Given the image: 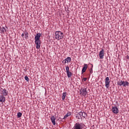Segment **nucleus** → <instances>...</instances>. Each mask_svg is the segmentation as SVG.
Listing matches in <instances>:
<instances>
[{
	"instance_id": "f257e3e1",
	"label": "nucleus",
	"mask_w": 129,
	"mask_h": 129,
	"mask_svg": "<svg viewBox=\"0 0 129 129\" xmlns=\"http://www.w3.org/2000/svg\"><path fill=\"white\" fill-rule=\"evenodd\" d=\"M63 38L64 34H63V32L59 31H55L54 33V39H55V40L59 41V40H62Z\"/></svg>"
},
{
	"instance_id": "f03ea898",
	"label": "nucleus",
	"mask_w": 129,
	"mask_h": 129,
	"mask_svg": "<svg viewBox=\"0 0 129 129\" xmlns=\"http://www.w3.org/2000/svg\"><path fill=\"white\" fill-rule=\"evenodd\" d=\"M85 125L83 123L77 122L74 126L73 129H83Z\"/></svg>"
},
{
	"instance_id": "7ed1b4c3",
	"label": "nucleus",
	"mask_w": 129,
	"mask_h": 129,
	"mask_svg": "<svg viewBox=\"0 0 129 129\" xmlns=\"http://www.w3.org/2000/svg\"><path fill=\"white\" fill-rule=\"evenodd\" d=\"M0 94L3 96H7L9 94V92L6 89L1 88L0 90Z\"/></svg>"
},
{
	"instance_id": "20e7f679",
	"label": "nucleus",
	"mask_w": 129,
	"mask_h": 129,
	"mask_svg": "<svg viewBox=\"0 0 129 129\" xmlns=\"http://www.w3.org/2000/svg\"><path fill=\"white\" fill-rule=\"evenodd\" d=\"M105 84L106 88H109L110 81L109 80V78L108 77H106L105 79Z\"/></svg>"
},
{
	"instance_id": "39448f33",
	"label": "nucleus",
	"mask_w": 129,
	"mask_h": 129,
	"mask_svg": "<svg viewBox=\"0 0 129 129\" xmlns=\"http://www.w3.org/2000/svg\"><path fill=\"white\" fill-rule=\"evenodd\" d=\"M80 94L81 95H83V96H86V94H87V91H86V89L82 88L80 90Z\"/></svg>"
},
{
	"instance_id": "423d86ee",
	"label": "nucleus",
	"mask_w": 129,
	"mask_h": 129,
	"mask_svg": "<svg viewBox=\"0 0 129 129\" xmlns=\"http://www.w3.org/2000/svg\"><path fill=\"white\" fill-rule=\"evenodd\" d=\"M35 45H36V49H40L41 48V40L35 41Z\"/></svg>"
},
{
	"instance_id": "0eeeda50",
	"label": "nucleus",
	"mask_w": 129,
	"mask_h": 129,
	"mask_svg": "<svg viewBox=\"0 0 129 129\" xmlns=\"http://www.w3.org/2000/svg\"><path fill=\"white\" fill-rule=\"evenodd\" d=\"M99 56L100 57V59H103V58H104V50L103 49L99 52Z\"/></svg>"
},
{
	"instance_id": "6e6552de",
	"label": "nucleus",
	"mask_w": 129,
	"mask_h": 129,
	"mask_svg": "<svg viewBox=\"0 0 129 129\" xmlns=\"http://www.w3.org/2000/svg\"><path fill=\"white\" fill-rule=\"evenodd\" d=\"M41 35H42L40 33H37L36 35H35V41H40V38L41 37Z\"/></svg>"
},
{
	"instance_id": "1a4fd4ad",
	"label": "nucleus",
	"mask_w": 129,
	"mask_h": 129,
	"mask_svg": "<svg viewBox=\"0 0 129 129\" xmlns=\"http://www.w3.org/2000/svg\"><path fill=\"white\" fill-rule=\"evenodd\" d=\"M50 120L51 121V122L52 123V124H53V125H55V124H56V117H55V116H51L50 118Z\"/></svg>"
},
{
	"instance_id": "9d476101",
	"label": "nucleus",
	"mask_w": 129,
	"mask_h": 129,
	"mask_svg": "<svg viewBox=\"0 0 129 129\" xmlns=\"http://www.w3.org/2000/svg\"><path fill=\"white\" fill-rule=\"evenodd\" d=\"M112 112H113V113H115L116 114L118 113V112H119L118 108H117V107H113L112 108Z\"/></svg>"
},
{
	"instance_id": "9b49d317",
	"label": "nucleus",
	"mask_w": 129,
	"mask_h": 129,
	"mask_svg": "<svg viewBox=\"0 0 129 129\" xmlns=\"http://www.w3.org/2000/svg\"><path fill=\"white\" fill-rule=\"evenodd\" d=\"M87 67H88V66H87V64H84V67H83V69L82 70V73L83 74L85 71L87 70Z\"/></svg>"
},
{
	"instance_id": "f8f14e48",
	"label": "nucleus",
	"mask_w": 129,
	"mask_h": 129,
	"mask_svg": "<svg viewBox=\"0 0 129 129\" xmlns=\"http://www.w3.org/2000/svg\"><path fill=\"white\" fill-rule=\"evenodd\" d=\"M77 118H78V119L82 118V111H81L77 114Z\"/></svg>"
},
{
	"instance_id": "ddd939ff",
	"label": "nucleus",
	"mask_w": 129,
	"mask_h": 129,
	"mask_svg": "<svg viewBox=\"0 0 129 129\" xmlns=\"http://www.w3.org/2000/svg\"><path fill=\"white\" fill-rule=\"evenodd\" d=\"M6 101V97L4 95H0V102H5Z\"/></svg>"
},
{
	"instance_id": "4468645a",
	"label": "nucleus",
	"mask_w": 129,
	"mask_h": 129,
	"mask_svg": "<svg viewBox=\"0 0 129 129\" xmlns=\"http://www.w3.org/2000/svg\"><path fill=\"white\" fill-rule=\"evenodd\" d=\"M128 85H129V83L128 82L123 81L122 83V86H123L124 87H125L126 86H128Z\"/></svg>"
},
{
	"instance_id": "2eb2a0df",
	"label": "nucleus",
	"mask_w": 129,
	"mask_h": 129,
	"mask_svg": "<svg viewBox=\"0 0 129 129\" xmlns=\"http://www.w3.org/2000/svg\"><path fill=\"white\" fill-rule=\"evenodd\" d=\"M67 95V94L66 92L63 93L62 95L61 96V98L62 100H65V98H66V96Z\"/></svg>"
},
{
	"instance_id": "dca6fc26",
	"label": "nucleus",
	"mask_w": 129,
	"mask_h": 129,
	"mask_svg": "<svg viewBox=\"0 0 129 129\" xmlns=\"http://www.w3.org/2000/svg\"><path fill=\"white\" fill-rule=\"evenodd\" d=\"M67 75L69 78H70L72 76V73L71 72H67Z\"/></svg>"
},
{
	"instance_id": "f3484780",
	"label": "nucleus",
	"mask_w": 129,
	"mask_h": 129,
	"mask_svg": "<svg viewBox=\"0 0 129 129\" xmlns=\"http://www.w3.org/2000/svg\"><path fill=\"white\" fill-rule=\"evenodd\" d=\"M71 115V112H68L67 114H66L64 117H63V119H65V118H67V117H68V116H70Z\"/></svg>"
},
{
	"instance_id": "a211bd4d",
	"label": "nucleus",
	"mask_w": 129,
	"mask_h": 129,
	"mask_svg": "<svg viewBox=\"0 0 129 129\" xmlns=\"http://www.w3.org/2000/svg\"><path fill=\"white\" fill-rule=\"evenodd\" d=\"M65 59H66V61H67V63H69V62H70V61H71V57H68Z\"/></svg>"
},
{
	"instance_id": "6ab92c4d",
	"label": "nucleus",
	"mask_w": 129,
	"mask_h": 129,
	"mask_svg": "<svg viewBox=\"0 0 129 129\" xmlns=\"http://www.w3.org/2000/svg\"><path fill=\"white\" fill-rule=\"evenodd\" d=\"M87 115L86 114V113H85V112H82V117H84V118H85V117H86Z\"/></svg>"
},
{
	"instance_id": "aec40b11",
	"label": "nucleus",
	"mask_w": 129,
	"mask_h": 129,
	"mask_svg": "<svg viewBox=\"0 0 129 129\" xmlns=\"http://www.w3.org/2000/svg\"><path fill=\"white\" fill-rule=\"evenodd\" d=\"M122 82H123V81H122V80L118 81L117 85H119V86H122Z\"/></svg>"
},
{
	"instance_id": "412c9836",
	"label": "nucleus",
	"mask_w": 129,
	"mask_h": 129,
	"mask_svg": "<svg viewBox=\"0 0 129 129\" xmlns=\"http://www.w3.org/2000/svg\"><path fill=\"white\" fill-rule=\"evenodd\" d=\"M25 36V39H28L29 38V33L28 32H24Z\"/></svg>"
},
{
	"instance_id": "4be33fe9",
	"label": "nucleus",
	"mask_w": 129,
	"mask_h": 129,
	"mask_svg": "<svg viewBox=\"0 0 129 129\" xmlns=\"http://www.w3.org/2000/svg\"><path fill=\"white\" fill-rule=\"evenodd\" d=\"M22 114L21 112H18L17 113V117L18 118H20V117H22Z\"/></svg>"
},
{
	"instance_id": "5701e85b",
	"label": "nucleus",
	"mask_w": 129,
	"mask_h": 129,
	"mask_svg": "<svg viewBox=\"0 0 129 129\" xmlns=\"http://www.w3.org/2000/svg\"><path fill=\"white\" fill-rule=\"evenodd\" d=\"M25 80L27 81V82H29L30 81V79H29V78L28 77V76H25L24 77Z\"/></svg>"
},
{
	"instance_id": "b1692460",
	"label": "nucleus",
	"mask_w": 129,
	"mask_h": 129,
	"mask_svg": "<svg viewBox=\"0 0 129 129\" xmlns=\"http://www.w3.org/2000/svg\"><path fill=\"white\" fill-rule=\"evenodd\" d=\"M66 72H69V67L68 66H67L66 67Z\"/></svg>"
},
{
	"instance_id": "393cba45",
	"label": "nucleus",
	"mask_w": 129,
	"mask_h": 129,
	"mask_svg": "<svg viewBox=\"0 0 129 129\" xmlns=\"http://www.w3.org/2000/svg\"><path fill=\"white\" fill-rule=\"evenodd\" d=\"M92 65V68L90 69V73H92L93 72V70H92V68H93V65Z\"/></svg>"
},
{
	"instance_id": "a878e982",
	"label": "nucleus",
	"mask_w": 129,
	"mask_h": 129,
	"mask_svg": "<svg viewBox=\"0 0 129 129\" xmlns=\"http://www.w3.org/2000/svg\"><path fill=\"white\" fill-rule=\"evenodd\" d=\"M5 30H6V28H5L4 27L2 28V31L3 33H4V32H5Z\"/></svg>"
},
{
	"instance_id": "bb28decb",
	"label": "nucleus",
	"mask_w": 129,
	"mask_h": 129,
	"mask_svg": "<svg viewBox=\"0 0 129 129\" xmlns=\"http://www.w3.org/2000/svg\"><path fill=\"white\" fill-rule=\"evenodd\" d=\"M83 80L84 81H86V80H87V78H84L83 79Z\"/></svg>"
},
{
	"instance_id": "cd10ccee",
	"label": "nucleus",
	"mask_w": 129,
	"mask_h": 129,
	"mask_svg": "<svg viewBox=\"0 0 129 129\" xmlns=\"http://www.w3.org/2000/svg\"><path fill=\"white\" fill-rule=\"evenodd\" d=\"M21 36L22 37H25V33H22V35H21Z\"/></svg>"
},
{
	"instance_id": "c85d7f7f",
	"label": "nucleus",
	"mask_w": 129,
	"mask_h": 129,
	"mask_svg": "<svg viewBox=\"0 0 129 129\" xmlns=\"http://www.w3.org/2000/svg\"><path fill=\"white\" fill-rule=\"evenodd\" d=\"M64 63H65V64H66V63L67 62V61L66 59H65V60H63V61H62V62H64Z\"/></svg>"
}]
</instances>
